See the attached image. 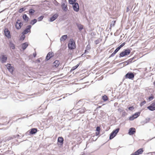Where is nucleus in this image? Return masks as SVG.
<instances>
[{
  "instance_id": "9d476101",
  "label": "nucleus",
  "mask_w": 155,
  "mask_h": 155,
  "mask_svg": "<svg viewBox=\"0 0 155 155\" xmlns=\"http://www.w3.org/2000/svg\"><path fill=\"white\" fill-rule=\"evenodd\" d=\"M5 66L10 72L11 73H13L14 70V68L13 66H11L10 64L8 63Z\"/></svg>"
},
{
  "instance_id": "49530a36",
  "label": "nucleus",
  "mask_w": 155,
  "mask_h": 155,
  "mask_svg": "<svg viewBox=\"0 0 155 155\" xmlns=\"http://www.w3.org/2000/svg\"><path fill=\"white\" fill-rule=\"evenodd\" d=\"M125 44V42H124L121 44L120 46H119L118 47L120 49Z\"/></svg>"
},
{
  "instance_id": "9b49d317",
  "label": "nucleus",
  "mask_w": 155,
  "mask_h": 155,
  "mask_svg": "<svg viewBox=\"0 0 155 155\" xmlns=\"http://www.w3.org/2000/svg\"><path fill=\"white\" fill-rule=\"evenodd\" d=\"M147 109L151 111L155 110V101L151 104L149 106L147 107Z\"/></svg>"
},
{
  "instance_id": "0eeeda50",
  "label": "nucleus",
  "mask_w": 155,
  "mask_h": 155,
  "mask_svg": "<svg viewBox=\"0 0 155 155\" xmlns=\"http://www.w3.org/2000/svg\"><path fill=\"white\" fill-rule=\"evenodd\" d=\"M134 72L131 71L128 72L125 75V77L126 79H129L133 80L134 77Z\"/></svg>"
},
{
  "instance_id": "603ef678",
  "label": "nucleus",
  "mask_w": 155,
  "mask_h": 155,
  "mask_svg": "<svg viewBox=\"0 0 155 155\" xmlns=\"http://www.w3.org/2000/svg\"><path fill=\"white\" fill-rule=\"evenodd\" d=\"M81 102V101H79L77 102L76 104L78 106L79 105V104H80V103Z\"/></svg>"
},
{
  "instance_id": "aec40b11",
  "label": "nucleus",
  "mask_w": 155,
  "mask_h": 155,
  "mask_svg": "<svg viewBox=\"0 0 155 155\" xmlns=\"http://www.w3.org/2000/svg\"><path fill=\"white\" fill-rule=\"evenodd\" d=\"M76 24L78 29H79V31H81L83 29L84 26L81 24H79L77 23H76Z\"/></svg>"
},
{
  "instance_id": "4c0bfd02",
  "label": "nucleus",
  "mask_w": 155,
  "mask_h": 155,
  "mask_svg": "<svg viewBox=\"0 0 155 155\" xmlns=\"http://www.w3.org/2000/svg\"><path fill=\"white\" fill-rule=\"evenodd\" d=\"M25 35L22 34L20 38V40L23 41L25 39Z\"/></svg>"
},
{
  "instance_id": "c756f323",
  "label": "nucleus",
  "mask_w": 155,
  "mask_h": 155,
  "mask_svg": "<svg viewBox=\"0 0 155 155\" xmlns=\"http://www.w3.org/2000/svg\"><path fill=\"white\" fill-rule=\"evenodd\" d=\"M140 112H138L134 113V114H133V115L135 117V118H136L140 116Z\"/></svg>"
},
{
  "instance_id": "72a5a7b5",
  "label": "nucleus",
  "mask_w": 155,
  "mask_h": 155,
  "mask_svg": "<svg viewBox=\"0 0 155 155\" xmlns=\"http://www.w3.org/2000/svg\"><path fill=\"white\" fill-rule=\"evenodd\" d=\"M154 98V96L153 94H151L150 96L148 97V99L149 101L152 100Z\"/></svg>"
},
{
  "instance_id": "37998d69",
  "label": "nucleus",
  "mask_w": 155,
  "mask_h": 155,
  "mask_svg": "<svg viewBox=\"0 0 155 155\" xmlns=\"http://www.w3.org/2000/svg\"><path fill=\"white\" fill-rule=\"evenodd\" d=\"M150 120V118H146L145 120V123H148L149 122Z\"/></svg>"
},
{
  "instance_id": "13d9d810",
  "label": "nucleus",
  "mask_w": 155,
  "mask_h": 155,
  "mask_svg": "<svg viewBox=\"0 0 155 155\" xmlns=\"http://www.w3.org/2000/svg\"><path fill=\"white\" fill-rule=\"evenodd\" d=\"M122 64H123L122 67L128 65V64H127V63L126 64V63H123Z\"/></svg>"
},
{
  "instance_id": "f8f14e48",
  "label": "nucleus",
  "mask_w": 155,
  "mask_h": 155,
  "mask_svg": "<svg viewBox=\"0 0 155 155\" xmlns=\"http://www.w3.org/2000/svg\"><path fill=\"white\" fill-rule=\"evenodd\" d=\"M54 56V53L52 52H49L47 54L46 58L45 60L48 61L51 58H52Z\"/></svg>"
},
{
  "instance_id": "c03bdc74",
  "label": "nucleus",
  "mask_w": 155,
  "mask_h": 155,
  "mask_svg": "<svg viewBox=\"0 0 155 155\" xmlns=\"http://www.w3.org/2000/svg\"><path fill=\"white\" fill-rule=\"evenodd\" d=\"M146 101H142L140 103V105L141 107L142 106H143L144 104H146Z\"/></svg>"
},
{
  "instance_id": "ea45409f",
  "label": "nucleus",
  "mask_w": 155,
  "mask_h": 155,
  "mask_svg": "<svg viewBox=\"0 0 155 155\" xmlns=\"http://www.w3.org/2000/svg\"><path fill=\"white\" fill-rule=\"evenodd\" d=\"M135 119V117L133 116V115L130 117L129 120H133Z\"/></svg>"
},
{
  "instance_id": "e433bc0d",
  "label": "nucleus",
  "mask_w": 155,
  "mask_h": 155,
  "mask_svg": "<svg viewBox=\"0 0 155 155\" xmlns=\"http://www.w3.org/2000/svg\"><path fill=\"white\" fill-rule=\"evenodd\" d=\"M116 22V21L115 20L113 21H112L110 25V27H111L112 26H114L115 25V23Z\"/></svg>"
},
{
  "instance_id": "052dcab7",
  "label": "nucleus",
  "mask_w": 155,
  "mask_h": 155,
  "mask_svg": "<svg viewBox=\"0 0 155 155\" xmlns=\"http://www.w3.org/2000/svg\"><path fill=\"white\" fill-rule=\"evenodd\" d=\"M36 61L37 62H38V63H39L40 62V59H37V60H36Z\"/></svg>"
},
{
  "instance_id": "dca6fc26",
  "label": "nucleus",
  "mask_w": 155,
  "mask_h": 155,
  "mask_svg": "<svg viewBox=\"0 0 155 155\" xmlns=\"http://www.w3.org/2000/svg\"><path fill=\"white\" fill-rule=\"evenodd\" d=\"M58 16V15L56 13L50 18L49 21L50 22H52L55 20Z\"/></svg>"
},
{
  "instance_id": "2eb2a0df",
  "label": "nucleus",
  "mask_w": 155,
  "mask_h": 155,
  "mask_svg": "<svg viewBox=\"0 0 155 155\" xmlns=\"http://www.w3.org/2000/svg\"><path fill=\"white\" fill-rule=\"evenodd\" d=\"M136 132V130L134 128L131 127L128 130V134L130 135H132L134 134Z\"/></svg>"
},
{
  "instance_id": "393cba45",
  "label": "nucleus",
  "mask_w": 155,
  "mask_h": 155,
  "mask_svg": "<svg viewBox=\"0 0 155 155\" xmlns=\"http://www.w3.org/2000/svg\"><path fill=\"white\" fill-rule=\"evenodd\" d=\"M22 18L25 22H27L28 21L29 18L27 15L25 14H24L22 16Z\"/></svg>"
},
{
  "instance_id": "39448f33",
  "label": "nucleus",
  "mask_w": 155,
  "mask_h": 155,
  "mask_svg": "<svg viewBox=\"0 0 155 155\" xmlns=\"http://www.w3.org/2000/svg\"><path fill=\"white\" fill-rule=\"evenodd\" d=\"M120 130V128H117L114 130L110 134L109 139L111 140L114 138L119 132Z\"/></svg>"
},
{
  "instance_id": "20e7f679",
  "label": "nucleus",
  "mask_w": 155,
  "mask_h": 155,
  "mask_svg": "<svg viewBox=\"0 0 155 155\" xmlns=\"http://www.w3.org/2000/svg\"><path fill=\"white\" fill-rule=\"evenodd\" d=\"M38 131V129L36 128H33L28 130L25 134L26 136H32L35 134Z\"/></svg>"
},
{
  "instance_id": "6e6d98bb",
  "label": "nucleus",
  "mask_w": 155,
  "mask_h": 155,
  "mask_svg": "<svg viewBox=\"0 0 155 155\" xmlns=\"http://www.w3.org/2000/svg\"><path fill=\"white\" fill-rule=\"evenodd\" d=\"M130 155H137V154L136 153V152H135L134 153H132Z\"/></svg>"
},
{
  "instance_id": "a211bd4d",
  "label": "nucleus",
  "mask_w": 155,
  "mask_h": 155,
  "mask_svg": "<svg viewBox=\"0 0 155 155\" xmlns=\"http://www.w3.org/2000/svg\"><path fill=\"white\" fill-rule=\"evenodd\" d=\"M28 44L27 42L23 43L21 45V48L23 51H24L28 46Z\"/></svg>"
},
{
  "instance_id": "cd10ccee",
  "label": "nucleus",
  "mask_w": 155,
  "mask_h": 155,
  "mask_svg": "<svg viewBox=\"0 0 155 155\" xmlns=\"http://www.w3.org/2000/svg\"><path fill=\"white\" fill-rule=\"evenodd\" d=\"M28 12L30 15H34L35 11L34 9L31 8L29 9Z\"/></svg>"
},
{
  "instance_id": "423d86ee",
  "label": "nucleus",
  "mask_w": 155,
  "mask_h": 155,
  "mask_svg": "<svg viewBox=\"0 0 155 155\" xmlns=\"http://www.w3.org/2000/svg\"><path fill=\"white\" fill-rule=\"evenodd\" d=\"M23 22L20 19H17L15 23V28L17 30L20 29L23 25Z\"/></svg>"
},
{
  "instance_id": "4d7b16f0",
  "label": "nucleus",
  "mask_w": 155,
  "mask_h": 155,
  "mask_svg": "<svg viewBox=\"0 0 155 155\" xmlns=\"http://www.w3.org/2000/svg\"><path fill=\"white\" fill-rule=\"evenodd\" d=\"M21 137L19 135V134H17V135L16 136H14V137H15V138H16V137Z\"/></svg>"
},
{
  "instance_id": "69168bd1",
  "label": "nucleus",
  "mask_w": 155,
  "mask_h": 155,
  "mask_svg": "<svg viewBox=\"0 0 155 155\" xmlns=\"http://www.w3.org/2000/svg\"><path fill=\"white\" fill-rule=\"evenodd\" d=\"M84 54H84V53H83V54H82L81 55V57H83L84 56H85L84 55Z\"/></svg>"
},
{
  "instance_id": "a878e982",
  "label": "nucleus",
  "mask_w": 155,
  "mask_h": 155,
  "mask_svg": "<svg viewBox=\"0 0 155 155\" xmlns=\"http://www.w3.org/2000/svg\"><path fill=\"white\" fill-rule=\"evenodd\" d=\"M143 148H140L136 151V152L137 155H139L141 154L143 152Z\"/></svg>"
},
{
  "instance_id": "58836bf2",
  "label": "nucleus",
  "mask_w": 155,
  "mask_h": 155,
  "mask_svg": "<svg viewBox=\"0 0 155 155\" xmlns=\"http://www.w3.org/2000/svg\"><path fill=\"white\" fill-rule=\"evenodd\" d=\"M25 9L24 8H21L19 9L18 10V12L19 13H21L23 11H24L25 10Z\"/></svg>"
},
{
  "instance_id": "7c9ffc66",
  "label": "nucleus",
  "mask_w": 155,
  "mask_h": 155,
  "mask_svg": "<svg viewBox=\"0 0 155 155\" xmlns=\"http://www.w3.org/2000/svg\"><path fill=\"white\" fill-rule=\"evenodd\" d=\"M31 28V25H28L26 28H25V30L27 31H30V29Z\"/></svg>"
},
{
  "instance_id": "ddd939ff",
  "label": "nucleus",
  "mask_w": 155,
  "mask_h": 155,
  "mask_svg": "<svg viewBox=\"0 0 155 155\" xmlns=\"http://www.w3.org/2000/svg\"><path fill=\"white\" fill-rule=\"evenodd\" d=\"M65 3H67L66 1H65L64 2H61V7L63 11L66 12L68 10V7L67 4L66 5Z\"/></svg>"
},
{
  "instance_id": "f3484780",
  "label": "nucleus",
  "mask_w": 155,
  "mask_h": 155,
  "mask_svg": "<svg viewBox=\"0 0 155 155\" xmlns=\"http://www.w3.org/2000/svg\"><path fill=\"white\" fill-rule=\"evenodd\" d=\"M58 145H62L64 143V139L62 137H59L58 138Z\"/></svg>"
},
{
  "instance_id": "6ab92c4d",
  "label": "nucleus",
  "mask_w": 155,
  "mask_h": 155,
  "mask_svg": "<svg viewBox=\"0 0 155 155\" xmlns=\"http://www.w3.org/2000/svg\"><path fill=\"white\" fill-rule=\"evenodd\" d=\"M120 49L118 47L114 50V52L112 53L109 57V58H111L114 56L116 54L117 52Z\"/></svg>"
},
{
  "instance_id": "5701e85b",
  "label": "nucleus",
  "mask_w": 155,
  "mask_h": 155,
  "mask_svg": "<svg viewBox=\"0 0 155 155\" xmlns=\"http://www.w3.org/2000/svg\"><path fill=\"white\" fill-rule=\"evenodd\" d=\"M53 66L57 68L60 64V62L56 60L53 63Z\"/></svg>"
},
{
  "instance_id": "8fccbe9b",
  "label": "nucleus",
  "mask_w": 155,
  "mask_h": 155,
  "mask_svg": "<svg viewBox=\"0 0 155 155\" xmlns=\"http://www.w3.org/2000/svg\"><path fill=\"white\" fill-rule=\"evenodd\" d=\"M96 33L94 32H92L91 34V35L92 36H95L96 35Z\"/></svg>"
},
{
  "instance_id": "338daca9",
  "label": "nucleus",
  "mask_w": 155,
  "mask_h": 155,
  "mask_svg": "<svg viewBox=\"0 0 155 155\" xmlns=\"http://www.w3.org/2000/svg\"><path fill=\"white\" fill-rule=\"evenodd\" d=\"M130 59H131V60H132V61H133V60L134 59H135V57H133V58H131Z\"/></svg>"
},
{
  "instance_id": "4468645a",
  "label": "nucleus",
  "mask_w": 155,
  "mask_h": 155,
  "mask_svg": "<svg viewBox=\"0 0 155 155\" xmlns=\"http://www.w3.org/2000/svg\"><path fill=\"white\" fill-rule=\"evenodd\" d=\"M72 7L74 10L76 12L79 11V5L78 3H75L72 5Z\"/></svg>"
},
{
  "instance_id": "de8ad7c7",
  "label": "nucleus",
  "mask_w": 155,
  "mask_h": 155,
  "mask_svg": "<svg viewBox=\"0 0 155 155\" xmlns=\"http://www.w3.org/2000/svg\"><path fill=\"white\" fill-rule=\"evenodd\" d=\"M90 49V46L89 45H87L86 48V50H89Z\"/></svg>"
},
{
  "instance_id": "c9c22d12",
  "label": "nucleus",
  "mask_w": 155,
  "mask_h": 155,
  "mask_svg": "<svg viewBox=\"0 0 155 155\" xmlns=\"http://www.w3.org/2000/svg\"><path fill=\"white\" fill-rule=\"evenodd\" d=\"M31 32L30 31H27L25 29L23 30V31L22 32V34L25 35H26V34H27L29 32Z\"/></svg>"
},
{
  "instance_id": "412c9836",
  "label": "nucleus",
  "mask_w": 155,
  "mask_h": 155,
  "mask_svg": "<svg viewBox=\"0 0 155 155\" xmlns=\"http://www.w3.org/2000/svg\"><path fill=\"white\" fill-rule=\"evenodd\" d=\"M132 61V60H131V59L130 58L129 59H128V60L127 61H125L124 62H122V63H121L120 64H119V65H121L123 63H127V64H129L131 63H132V62L134 61Z\"/></svg>"
},
{
  "instance_id": "bb28decb",
  "label": "nucleus",
  "mask_w": 155,
  "mask_h": 155,
  "mask_svg": "<svg viewBox=\"0 0 155 155\" xmlns=\"http://www.w3.org/2000/svg\"><path fill=\"white\" fill-rule=\"evenodd\" d=\"M68 38V36L67 35H62L60 38V40L61 41H64L65 40Z\"/></svg>"
},
{
  "instance_id": "79ce46f5",
  "label": "nucleus",
  "mask_w": 155,
  "mask_h": 155,
  "mask_svg": "<svg viewBox=\"0 0 155 155\" xmlns=\"http://www.w3.org/2000/svg\"><path fill=\"white\" fill-rule=\"evenodd\" d=\"M128 108L129 110H130V111H132L134 108V106H133L130 107H129Z\"/></svg>"
},
{
  "instance_id": "f704fd0d",
  "label": "nucleus",
  "mask_w": 155,
  "mask_h": 155,
  "mask_svg": "<svg viewBox=\"0 0 155 155\" xmlns=\"http://www.w3.org/2000/svg\"><path fill=\"white\" fill-rule=\"evenodd\" d=\"M44 15H41L38 18V21H42L43 18H44Z\"/></svg>"
},
{
  "instance_id": "c85d7f7f",
  "label": "nucleus",
  "mask_w": 155,
  "mask_h": 155,
  "mask_svg": "<svg viewBox=\"0 0 155 155\" xmlns=\"http://www.w3.org/2000/svg\"><path fill=\"white\" fill-rule=\"evenodd\" d=\"M37 21V20L36 19H34L32 20L30 22V24L32 25H34L35 24Z\"/></svg>"
},
{
  "instance_id": "e2e57ef3",
  "label": "nucleus",
  "mask_w": 155,
  "mask_h": 155,
  "mask_svg": "<svg viewBox=\"0 0 155 155\" xmlns=\"http://www.w3.org/2000/svg\"><path fill=\"white\" fill-rule=\"evenodd\" d=\"M129 8L128 7H127V8L126 12H129Z\"/></svg>"
},
{
  "instance_id": "864d4df0",
  "label": "nucleus",
  "mask_w": 155,
  "mask_h": 155,
  "mask_svg": "<svg viewBox=\"0 0 155 155\" xmlns=\"http://www.w3.org/2000/svg\"><path fill=\"white\" fill-rule=\"evenodd\" d=\"M36 55L37 54L35 52L33 53V55L34 58H35L36 57Z\"/></svg>"
},
{
  "instance_id": "b1692460",
  "label": "nucleus",
  "mask_w": 155,
  "mask_h": 155,
  "mask_svg": "<svg viewBox=\"0 0 155 155\" xmlns=\"http://www.w3.org/2000/svg\"><path fill=\"white\" fill-rule=\"evenodd\" d=\"M81 61H80L79 62V63H78L76 65H75V66H74V67H73L71 69V70H70V72H72V71H73L75 70L80 65V64H81Z\"/></svg>"
},
{
  "instance_id": "680f3d73",
  "label": "nucleus",
  "mask_w": 155,
  "mask_h": 155,
  "mask_svg": "<svg viewBox=\"0 0 155 155\" xmlns=\"http://www.w3.org/2000/svg\"><path fill=\"white\" fill-rule=\"evenodd\" d=\"M118 104V103H117V102H115V103L114 104V106H115H115H117V105Z\"/></svg>"
},
{
  "instance_id": "774afa93",
  "label": "nucleus",
  "mask_w": 155,
  "mask_h": 155,
  "mask_svg": "<svg viewBox=\"0 0 155 155\" xmlns=\"http://www.w3.org/2000/svg\"><path fill=\"white\" fill-rule=\"evenodd\" d=\"M13 139V137H11L9 138V140H12Z\"/></svg>"
},
{
  "instance_id": "4be33fe9",
  "label": "nucleus",
  "mask_w": 155,
  "mask_h": 155,
  "mask_svg": "<svg viewBox=\"0 0 155 155\" xmlns=\"http://www.w3.org/2000/svg\"><path fill=\"white\" fill-rule=\"evenodd\" d=\"M9 46L10 49L14 50L15 49V45L11 41H9Z\"/></svg>"
},
{
  "instance_id": "a19ab883",
  "label": "nucleus",
  "mask_w": 155,
  "mask_h": 155,
  "mask_svg": "<svg viewBox=\"0 0 155 155\" xmlns=\"http://www.w3.org/2000/svg\"><path fill=\"white\" fill-rule=\"evenodd\" d=\"M122 112V116L123 117H124L127 114L124 110Z\"/></svg>"
},
{
  "instance_id": "5fc2aeb1",
  "label": "nucleus",
  "mask_w": 155,
  "mask_h": 155,
  "mask_svg": "<svg viewBox=\"0 0 155 155\" xmlns=\"http://www.w3.org/2000/svg\"><path fill=\"white\" fill-rule=\"evenodd\" d=\"M100 132H96L95 133L96 136H98L100 134Z\"/></svg>"
},
{
  "instance_id": "bf43d9fd",
  "label": "nucleus",
  "mask_w": 155,
  "mask_h": 155,
  "mask_svg": "<svg viewBox=\"0 0 155 155\" xmlns=\"http://www.w3.org/2000/svg\"><path fill=\"white\" fill-rule=\"evenodd\" d=\"M59 3L56 1L55 3V4L56 5H58Z\"/></svg>"
},
{
  "instance_id": "f257e3e1",
  "label": "nucleus",
  "mask_w": 155,
  "mask_h": 155,
  "mask_svg": "<svg viewBox=\"0 0 155 155\" xmlns=\"http://www.w3.org/2000/svg\"><path fill=\"white\" fill-rule=\"evenodd\" d=\"M68 47L70 50H73L76 48L75 42L73 38H71L70 39L69 43L68 45Z\"/></svg>"
},
{
  "instance_id": "1a4fd4ad",
  "label": "nucleus",
  "mask_w": 155,
  "mask_h": 155,
  "mask_svg": "<svg viewBox=\"0 0 155 155\" xmlns=\"http://www.w3.org/2000/svg\"><path fill=\"white\" fill-rule=\"evenodd\" d=\"M4 35L6 37H7L8 39H10L11 38V36L10 32L8 28H5L4 31Z\"/></svg>"
},
{
  "instance_id": "473e14b6",
  "label": "nucleus",
  "mask_w": 155,
  "mask_h": 155,
  "mask_svg": "<svg viewBox=\"0 0 155 155\" xmlns=\"http://www.w3.org/2000/svg\"><path fill=\"white\" fill-rule=\"evenodd\" d=\"M102 99L104 101H107L108 99V98L105 95H104L102 96Z\"/></svg>"
},
{
  "instance_id": "0e129e2a",
  "label": "nucleus",
  "mask_w": 155,
  "mask_h": 155,
  "mask_svg": "<svg viewBox=\"0 0 155 155\" xmlns=\"http://www.w3.org/2000/svg\"><path fill=\"white\" fill-rule=\"evenodd\" d=\"M87 51L88 50H86V49H85V50L84 51V54H86V53H87V52H88Z\"/></svg>"
},
{
  "instance_id": "6e6552de",
  "label": "nucleus",
  "mask_w": 155,
  "mask_h": 155,
  "mask_svg": "<svg viewBox=\"0 0 155 155\" xmlns=\"http://www.w3.org/2000/svg\"><path fill=\"white\" fill-rule=\"evenodd\" d=\"M7 59V57L3 53H2L0 55V60L2 63L6 62Z\"/></svg>"
},
{
  "instance_id": "f03ea898",
  "label": "nucleus",
  "mask_w": 155,
  "mask_h": 155,
  "mask_svg": "<svg viewBox=\"0 0 155 155\" xmlns=\"http://www.w3.org/2000/svg\"><path fill=\"white\" fill-rule=\"evenodd\" d=\"M86 109L84 107H82L77 109V113L74 114V116L79 117V118L83 116L82 114L85 112L86 111Z\"/></svg>"
},
{
  "instance_id": "2f4dec72",
  "label": "nucleus",
  "mask_w": 155,
  "mask_h": 155,
  "mask_svg": "<svg viewBox=\"0 0 155 155\" xmlns=\"http://www.w3.org/2000/svg\"><path fill=\"white\" fill-rule=\"evenodd\" d=\"M77 0H68V2L69 4L71 5H73L76 3V2Z\"/></svg>"
},
{
  "instance_id": "09e8293b",
  "label": "nucleus",
  "mask_w": 155,
  "mask_h": 155,
  "mask_svg": "<svg viewBox=\"0 0 155 155\" xmlns=\"http://www.w3.org/2000/svg\"><path fill=\"white\" fill-rule=\"evenodd\" d=\"M100 43V41L99 39H97L94 41V43L96 45H97Z\"/></svg>"
},
{
  "instance_id": "a18cd8bd",
  "label": "nucleus",
  "mask_w": 155,
  "mask_h": 155,
  "mask_svg": "<svg viewBox=\"0 0 155 155\" xmlns=\"http://www.w3.org/2000/svg\"><path fill=\"white\" fill-rule=\"evenodd\" d=\"M100 127L99 126H97L96 128V131L97 132H100Z\"/></svg>"
},
{
  "instance_id": "7ed1b4c3",
  "label": "nucleus",
  "mask_w": 155,
  "mask_h": 155,
  "mask_svg": "<svg viewBox=\"0 0 155 155\" xmlns=\"http://www.w3.org/2000/svg\"><path fill=\"white\" fill-rule=\"evenodd\" d=\"M131 50L130 49L127 48L124 49L123 51L121 52L119 54V58L124 57H126L130 53Z\"/></svg>"
},
{
  "instance_id": "3c124183",
  "label": "nucleus",
  "mask_w": 155,
  "mask_h": 155,
  "mask_svg": "<svg viewBox=\"0 0 155 155\" xmlns=\"http://www.w3.org/2000/svg\"><path fill=\"white\" fill-rule=\"evenodd\" d=\"M118 110L120 112H122L124 110L122 108H119L118 109Z\"/></svg>"
}]
</instances>
